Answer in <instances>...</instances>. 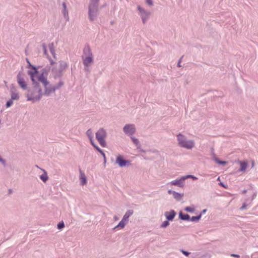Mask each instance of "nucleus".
Masks as SVG:
<instances>
[{
  "mask_svg": "<svg viewBox=\"0 0 258 258\" xmlns=\"http://www.w3.org/2000/svg\"><path fill=\"white\" fill-rule=\"evenodd\" d=\"M33 82V87L27 94L28 100L35 102L39 100L43 94L49 95L54 92L56 87L52 86L47 80L46 74H39L35 67L29 71Z\"/></svg>",
  "mask_w": 258,
  "mask_h": 258,
  "instance_id": "1",
  "label": "nucleus"
},
{
  "mask_svg": "<svg viewBox=\"0 0 258 258\" xmlns=\"http://www.w3.org/2000/svg\"><path fill=\"white\" fill-rule=\"evenodd\" d=\"M178 144L180 146L187 149H191L194 146V142L191 140H186L185 137L181 134L177 136Z\"/></svg>",
  "mask_w": 258,
  "mask_h": 258,
  "instance_id": "2",
  "label": "nucleus"
},
{
  "mask_svg": "<svg viewBox=\"0 0 258 258\" xmlns=\"http://www.w3.org/2000/svg\"><path fill=\"white\" fill-rule=\"evenodd\" d=\"M106 137V133L103 128H100L96 133V138L100 144L103 147L106 146L105 139Z\"/></svg>",
  "mask_w": 258,
  "mask_h": 258,
  "instance_id": "3",
  "label": "nucleus"
},
{
  "mask_svg": "<svg viewBox=\"0 0 258 258\" xmlns=\"http://www.w3.org/2000/svg\"><path fill=\"white\" fill-rule=\"evenodd\" d=\"M86 134L87 135V136L88 137L89 140H90V141L92 144V145L98 151H99L101 154V155L103 156V158L104 159H105L106 158V157H105V154L104 153V152L102 151V150L101 149H100L97 146H96L95 143H94V142L93 141V133H92V131L91 129H89L87 131V133H86Z\"/></svg>",
  "mask_w": 258,
  "mask_h": 258,
  "instance_id": "4",
  "label": "nucleus"
},
{
  "mask_svg": "<svg viewBox=\"0 0 258 258\" xmlns=\"http://www.w3.org/2000/svg\"><path fill=\"white\" fill-rule=\"evenodd\" d=\"M98 0H91V4L89 6V18L92 21L93 18V16L96 15V5L97 4Z\"/></svg>",
  "mask_w": 258,
  "mask_h": 258,
  "instance_id": "5",
  "label": "nucleus"
},
{
  "mask_svg": "<svg viewBox=\"0 0 258 258\" xmlns=\"http://www.w3.org/2000/svg\"><path fill=\"white\" fill-rule=\"evenodd\" d=\"M84 52L85 53L89 55L88 56L84 58V64L85 66L88 67L93 61L92 55L90 53V50L88 47L85 48Z\"/></svg>",
  "mask_w": 258,
  "mask_h": 258,
  "instance_id": "6",
  "label": "nucleus"
},
{
  "mask_svg": "<svg viewBox=\"0 0 258 258\" xmlns=\"http://www.w3.org/2000/svg\"><path fill=\"white\" fill-rule=\"evenodd\" d=\"M17 81L19 86L24 90L27 88V85L24 79L21 77V74H19L17 76Z\"/></svg>",
  "mask_w": 258,
  "mask_h": 258,
  "instance_id": "7",
  "label": "nucleus"
},
{
  "mask_svg": "<svg viewBox=\"0 0 258 258\" xmlns=\"http://www.w3.org/2000/svg\"><path fill=\"white\" fill-rule=\"evenodd\" d=\"M123 131L126 134L132 135L135 132V127L133 124H127L124 127Z\"/></svg>",
  "mask_w": 258,
  "mask_h": 258,
  "instance_id": "8",
  "label": "nucleus"
},
{
  "mask_svg": "<svg viewBox=\"0 0 258 258\" xmlns=\"http://www.w3.org/2000/svg\"><path fill=\"white\" fill-rule=\"evenodd\" d=\"M139 11H140L141 16L142 17V18L143 19V23L145 22V20L147 19L150 15L149 13L146 12L140 6L138 8Z\"/></svg>",
  "mask_w": 258,
  "mask_h": 258,
  "instance_id": "9",
  "label": "nucleus"
},
{
  "mask_svg": "<svg viewBox=\"0 0 258 258\" xmlns=\"http://www.w3.org/2000/svg\"><path fill=\"white\" fill-rule=\"evenodd\" d=\"M116 162L118 165L121 166H125L127 164L130 163L129 161L124 160L122 157L119 155L116 158Z\"/></svg>",
  "mask_w": 258,
  "mask_h": 258,
  "instance_id": "10",
  "label": "nucleus"
},
{
  "mask_svg": "<svg viewBox=\"0 0 258 258\" xmlns=\"http://www.w3.org/2000/svg\"><path fill=\"white\" fill-rule=\"evenodd\" d=\"M165 215L168 220H172L175 216V212L174 211L166 212Z\"/></svg>",
  "mask_w": 258,
  "mask_h": 258,
  "instance_id": "11",
  "label": "nucleus"
},
{
  "mask_svg": "<svg viewBox=\"0 0 258 258\" xmlns=\"http://www.w3.org/2000/svg\"><path fill=\"white\" fill-rule=\"evenodd\" d=\"M80 180L81 182L82 185H84L87 183V179L85 174L82 171V170H80Z\"/></svg>",
  "mask_w": 258,
  "mask_h": 258,
  "instance_id": "12",
  "label": "nucleus"
},
{
  "mask_svg": "<svg viewBox=\"0 0 258 258\" xmlns=\"http://www.w3.org/2000/svg\"><path fill=\"white\" fill-rule=\"evenodd\" d=\"M184 180H182V177L178 180H175L172 181L171 183L173 185H177L179 186H182L183 185Z\"/></svg>",
  "mask_w": 258,
  "mask_h": 258,
  "instance_id": "13",
  "label": "nucleus"
},
{
  "mask_svg": "<svg viewBox=\"0 0 258 258\" xmlns=\"http://www.w3.org/2000/svg\"><path fill=\"white\" fill-rule=\"evenodd\" d=\"M127 221L122 219L119 224L115 227V228L122 229L124 228Z\"/></svg>",
  "mask_w": 258,
  "mask_h": 258,
  "instance_id": "14",
  "label": "nucleus"
},
{
  "mask_svg": "<svg viewBox=\"0 0 258 258\" xmlns=\"http://www.w3.org/2000/svg\"><path fill=\"white\" fill-rule=\"evenodd\" d=\"M239 163L240 165V171H245L247 166V163L244 161H240Z\"/></svg>",
  "mask_w": 258,
  "mask_h": 258,
  "instance_id": "15",
  "label": "nucleus"
},
{
  "mask_svg": "<svg viewBox=\"0 0 258 258\" xmlns=\"http://www.w3.org/2000/svg\"><path fill=\"white\" fill-rule=\"evenodd\" d=\"M133 214V211L128 210L125 213L122 219L127 221L129 217L131 216Z\"/></svg>",
  "mask_w": 258,
  "mask_h": 258,
  "instance_id": "16",
  "label": "nucleus"
},
{
  "mask_svg": "<svg viewBox=\"0 0 258 258\" xmlns=\"http://www.w3.org/2000/svg\"><path fill=\"white\" fill-rule=\"evenodd\" d=\"M180 218L184 220H188L189 219V216L188 214H182L181 213L179 214Z\"/></svg>",
  "mask_w": 258,
  "mask_h": 258,
  "instance_id": "17",
  "label": "nucleus"
},
{
  "mask_svg": "<svg viewBox=\"0 0 258 258\" xmlns=\"http://www.w3.org/2000/svg\"><path fill=\"white\" fill-rule=\"evenodd\" d=\"M19 98V94L17 93L12 92L11 94V100H18Z\"/></svg>",
  "mask_w": 258,
  "mask_h": 258,
  "instance_id": "18",
  "label": "nucleus"
},
{
  "mask_svg": "<svg viewBox=\"0 0 258 258\" xmlns=\"http://www.w3.org/2000/svg\"><path fill=\"white\" fill-rule=\"evenodd\" d=\"M60 71H62L67 68V64L64 61H61V62H60Z\"/></svg>",
  "mask_w": 258,
  "mask_h": 258,
  "instance_id": "19",
  "label": "nucleus"
},
{
  "mask_svg": "<svg viewBox=\"0 0 258 258\" xmlns=\"http://www.w3.org/2000/svg\"><path fill=\"white\" fill-rule=\"evenodd\" d=\"M49 50H50L51 53L53 56V57L55 58V54H54V48L53 47V45L52 44L49 45Z\"/></svg>",
  "mask_w": 258,
  "mask_h": 258,
  "instance_id": "20",
  "label": "nucleus"
},
{
  "mask_svg": "<svg viewBox=\"0 0 258 258\" xmlns=\"http://www.w3.org/2000/svg\"><path fill=\"white\" fill-rule=\"evenodd\" d=\"M201 217V214H200L198 216H193L191 218L190 221H199Z\"/></svg>",
  "mask_w": 258,
  "mask_h": 258,
  "instance_id": "21",
  "label": "nucleus"
},
{
  "mask_svg": "<svg viewBox=\"0 0 258 258\" xmlns=\"http://www.w3.org/2000/svg\"><path fill=\"white\" fill-rule=\"evenodd\" d=\"M195 208L191 207H187L185 208V210L188 212H193L194 211Z\"/></svg>",
  "mask_w": 258,
  "mask_h": 258,
  "instance_id": "22",
  "label": "nucleus"
},
{
  "mask_svg": "<svg viewBox=\"0 0 258 258\" xmlns=\"http://www.w3.org/2000/svg\"><path fill=\"white\" fill-rule=\"evenodd\" d=\"M40 178L42 180H43L44 182H45L48 179L47 176L45 173L43 175H41L40 176Z\"/></svg>",
  "mask_w": 258,
  "mask_h": 258,
  "instance_id": "23",
  "label": "nucleus"
},
{
  "mask_svg": "<svg viewBox=\"0 0 258 258\" xmlns=\"http://www.w3.org/2000/svg\"><path fill=\"white\" fill-rule=\"evenodd\" d=\"M132 141L134 142V143L138 147L139 146V140L138 139H137L134 138H132Z\"/></svg>",
  "mask_w": 258,
  "mask_h": 258,
  "instance_id": "24",
  "label": "nucleus"
},
{
  "mask_svg": "<svg viewBox=\"0 0 258 258\" xmlns=\"http://www.w3.org/2000/svg\"><path fill=\"white\" fill-rule=\"evenodd\" d=\"M169 224V222L168 221H165L163 222L161 225V227L165 228L168 226Z\"/></svg>",
  "mask_w": 258,
  "mask_h": 258,
  "instance_id": "25",
  "label": "nucleus"
},
{
  "mask_svg": "<svg viewBox=\"0 0 258 258\" xmlns=\"http://www.w3.org/2000/svg\"><path fill=\"white\" fill-rule=\"evenodd\" d=\"M13 104V101L12 100H10L9 101H8L7 102V104H6V106L7 107H10L12 104Z\"/></svg>",
  "mask_w": 258,
  "mask_h": 258,
  "instance_id": "26",
  "label": "nucleus"
},
{
  "mask_svg": "<svg viewBox=\"0 0 258 258\" xmlns=\"http://www.w3.org/2000/svg\"><path fill=\"white\" fill-rule=\"evenodd\" d=\"M64 226V223L63 222L59 223L57 225V227L58 229H61L63 228Z\"/></svg>",
  "mask_w": 258,
  "mask_h": 258,
  "instance_id": "27",
  "label": "nucleus"
},
{
  "mask_svg": "<svg viewBox=\"0 0 258 258\" xmlns=\"http://www.w3.org/2000/svg\"><path fill=\"white\" fill-rule=\"evenodd\" d=\"M63 7L64 8V15H68V12H66V6L65 3H63Z\"/></svg>",
  "mask_w": 258,
  "mask_h": 258,
  "instance_id": "28",
  "label": "nucleus"
},
{
  "mask_svg": "<svg viewBox=\"0 0 258 258\" xmlns=\"http://www.w3.org/2000/svg\"><path fill=\"white\" fill-rule=\"evenodd\" d=\"M191 176H192V175H186V176H183V177H182V180H184H184H185V179H187V178H191Z\"/></svg>",
  "mask_w": 258,
  "mask_h": 258,
  "instance_id": "29",
  "label": "nucleus"
},
{
  "mask_svg": "<svg viewBox=\"0 0 258 258\" xmlns=\"http://www.w3.org/2000/svg\"><path fill=\"white\" fill-rule=\"evenodd\" d=\"M147 3L150 6L152 5V0H147Z\"/></svg>",
  "mask_w": 258,
  "mask_h": 258,
  "instance_id": "30",
  "label": "nucleus"
},
{
  "mask_svg": "<svg viewBox=\"0 0 258 258\" xmlns=\"http://www.w3.org/2000/svg\"><path fill=\"white\" fill-rule=\"evenodd\" d=\"M182 252L186 256H188L189 255V252H187V251H183V250H182Z\"/></svg>",
  "mask_w": 258,
  "mask_h": 258,
  "instance_id": "31",
  "label": "nucleus"
},
{
  "mask_svg": "<svg viewBox=\"0 0 258 258\" xmlns=\"http://www.w3.org/2000/svg\"><path fill=\"white\" fill-rule=\"evenodd\" d=\"M218 162L220 164H222V165H225L226 164V162L225 161H218Z\"/></svg>",
  "mask_w": 258,
  "mask_h": 258,
  "instance_id": "32",
  "label": "nucleus"
},
{
  "mask_svg": "<svg viewBox=\"0 0 258 258\" xmlns=\"http://www.w3.org/2000/svg\"><path fill=\"white\" fill-rule=\"evenodd\" d=\"M231 255L232 256L235 257H239V255L238 254H232Z\"/></svg>",
  "mask_w": 258,
  "mask_h": 258,
  "instance_id": "33",
  "label": "nucleus"
},
{
  "mask_svg": "<svg viewBox=\"0 0 258 258\" xmlns=\"http://www.w3.org/2000/svg\"><path fill=\"white\" fill-rule=\"evenodd\" d=\"M43 49H44V53H45V54L46 55H47V54L46 53V48L44 47H43Z\"/></svg>",
  "mask_w": 258,
  "mask_h": 258,
  "instance_id": "34",
  "label": "nucleus"
},
{
  "mask_svg": "<svg viewBox=\"0 0 258 258\" xmlns=\"http://www.w3.org/2000/svg\"><path fill=\"white\" fill-rule=\"evenodd\" d=\"M191 178L192 179H194V180H196V179H197V178L196 177H195V176H193V175H192V176H191Z\"/></svg>",
  "mask_w": 258,
  "mask_h": 258,
  "instance_id": "35",
  "label": "nucleus"
},
{
  "mask_svg": "<svg viewBox=\"0 0 258 258\" xmlns=\"http://www.w3.org/2000/svg\"><path fill=\"white\" fill-rule=\"evenodd\" d=\"M0 161H2L4 164L5 163V161L4 160H3L1 158H0Z\"/></svg>",
  "mask_w": 258,
  "mask_h": 258,
  "instance_id": "36",
  "label": "nucleus"
},
{
  "mask_svg": "<svg viewBox=\"0 0 258 258\" xmlns=\"http://www.w3.org/2000/svg\"><path fill=\"white\" fill-rule=\"evenodd\" d=\"M206 212V209H205V210H204L203 211V212H202V213H205Z\"/></svg>",
  "mask_w": 258,
  "mask_h": 258,
  "instance_id": "37",
  "label": "nucleus"
},
{
  "mask_svg": "<svg viewBox=\"0 0 258 258\" xmlns=\"http://www.w3.org/2000/svg\"><path fill=\"white\" fill-rule=\"evenodd\" d=\"M180 60L178 62V67H180Z\"/></svg>",
  "mask_w": 258,
  "mask_h": 258,
  "instance_id": "38",
  "label": "nucleus"
},
{
  "mask_svg": "<svg viewBox=\"0 0 258 258\" xmlns=\"http://www.w3.org/2000/svg\"><path fill=\"white\" fill-rule=\"evenodd\" d=\"M220 185H221V186H224V185L223 184V183H220Z\"/></svg>",
  "mask_w": 258,
  "mask_h": 258,
  "instance_id": "39",
  "label": "nucleus"
},
{
  "mask_svg": "<svg viewBox=\"0 0 258 258\" xmlns=\"http://www.w3.org/2000/svg\"><path fill=\"white\" fill-rule=\"evenodd\" d=\"M176 195L177 196H179V195L178 194H177V193L176 194Z\"/></svg>",
  "mask_w": 258,
  "mask_h": 258,
  "instance_id": "40",
  "label": "nucleus"
},
{
  "mask_svg": "<svg viewBox=\"0 0 258 258\" xmlns=\"http://www.w3.org/2000/svg\"><path fill=\"white\" fill-rule=\"evenodd\" d=\"M218 180H220V177H218Z\"/></svg>",
  "mask_w": 258,
  "mask_h": 258,
  "instance_id": "41",
  "label": "nucleus"
}]
</instances>
